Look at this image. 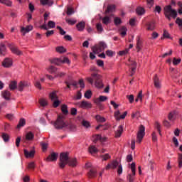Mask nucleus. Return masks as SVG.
<instances>
[{"mask_svg": "<svg viewBox=\"0 0 182 182\" xmlns=\"http://www.w3.org/2000/svg\"><path fill=\"white\" fill-rule=\"evenodd\" d=\"M53 126L55 129H57V130H62L63 129H70V130H72L73 127H75V126L69 124L68 122H63V115L60 114L58 115L57 120L53 123Z\"/></svg>", "mask_w": 182, "mask_h": 182, "instance_id": "nucleus-1", "label": "nucleus"}, {"mask_svg": "<svg viewBox=\"0 0 182 182\" xmlns=\"http://www.w3.org/2000/svg\"><path fill=\"white\" fill-rule=\"evenodd\" d=\"M164 11V15L168 21H171V18H173V19L177 18V11L175 9H173L171 5L165 6Z\"/></svg>", "mask_w": 182, "mask_h": 182, "instance_id": "nucleus-2", "label": "nucleus"}, {"mask_svg": "<svg viewBox=\"0 0 182 182\" xmlns=\"http://www.w3.org/2000/svg\"><path fill=\"white\" fill-rule=\"evenodd\" d=\"M69 163V153L63 152L60 154L59 167L65 168L66 164Z\"/></svg>", "mask_w": 182, "mask_h": 182, "instance_id": "nucleus-3", "label": "nucleus"}, {"mask_svg": "<svg viewBox=\"0 0 182 182\" xmlns=\"http://www.w3.org/2000/svg\"><path fill=\"white\" fill-rule=\"evenodd\" d=\"M51 63H54L57 66H60V65H63V63H67V65H70V61L68 57H63L59 58H53L51 60Z\"/></svg>", "mask_w": 182, "mask_h": 182, "instance_id": "nucleus-4", "label": "nucleus"}, {"mask_svg": "<svg viewBox=\"0 0 182 182\" xmlns=\"http://www.w3.org/2000/svg\"><path fill=\"white\" fill-rule=\"evenodd\" d=\"M145 131H146V128H144V126L141 125L136 134V143H139V144H140V143L143 141V139L146 135Z\"/></svg>", "mask_w": 182, "mask_h": 182, "instance_id": "nucleus-5", "label": "nucleus"}, {"mask_svg": "<svg viewBox=\"0 0 182 182\" xmlns=\"http://www.w3.org/2000/svg\"><path fill=\"white\" fill-rule=\"evenodd\" d=\"M131 171L132 173L128 174L127 176V180L129 182H134V180L136 179V163L133 162L130 165Z\"/></svg>", "mask_w": 182, "mask_h": 182, "instance_id": "nucleus-6", "label": "nucleus"}, {"mask_svg": "<svg viewBox=\"0 0 182 182\" xmlns=\"http://www.w3.org/2000/svg\"><path fill=\"white\" fill-rule=\"evenodd\" d=\"M102 75L94 73L91 74V77H88L86 78V80H87L88 82L90 83V85H93V82H97L98 80H100L102 79Z\"/></svg>", "mask_w": 182, "mask_h": 182, "instance_id": "nucleus-7", "label": "nucleus"}, {"mask_svg": "<svg viewBox=\"0 0 182 182\" xmlns=\"http://www.w3.org/2000/svg\"><path fill=\"white\" fill-rule=\"evenodd\" d=\"M14 65V60L12 58H6L3 61H2V66L6 68H12Z\"/></svg>", "mask_w": 182, "mask_h": 182, "instance_id": "nucleus-8", "label": "nucleus"}, {"mask_svg": "<svg viewBox=\"0 0 182 182\" xmlns=\"http://www.w3.org/2000/svg\"><path fill=\"white\" fill-rule=\"evenodd\" d=\"M129 66L131 70L130 76H133V75L136 73V69H137V63H136V61L134 60H129Z\"/></svg>", "mask_w": 182, "mask_h": 182, "instance_id": "nucleus-9", "label": "nucleus"}, {"mask_svg": "<svg viewBox=\"0 0 182 182\" xmlns=\"http://www.w3.org/2000/svg\"><path fill=\"white\" fill-rule=\"evenodd\" d=\"M29 86H31V83L28 81H21L18 85V90L19 92H23V89Z\"/></svg>", "mask_w": 182, "mask_h": 182, "instance_id": "nucleus-10", "label": "nucleus"}, {"mask_svg": "<svg viewBox=\"0 0 182 182\" xmlns=\"http://www.w3.org/2000/svg\"><path fill=\"white\" fill-rule=\"evenodd\" d=\"M9 48L11 50L12 53H14V55H22V51L18 48V46L14 44H9Z\"/></svg>", "mask_w": 182, "mask_h": 182, "instance_id": "nucleus-11", "label": "nucleus"}, {"mask_svg": "<svg viewBox=\"0 0 182 182\" xmlns=\"http://www.w3.org/2000/svg\"><path fill=\"white\" fill-rule=\"evenodd\" d=\"M58 153L53 152L51 153L46 159V161L50 162V161H56L58 157Z\"/></svg>", "mask_w": 182, "mask_h": 182, "instance_id": "nucleus-12", "label": "nucleus"}, {"mask_svg": "<svg viewBox=\"0 0 182 182\" xmlns=\"http://www.w3.org/2000/svg\"><path fill=\"white\" fill-rule=\"evenodd\" d=\"M76 28L79 32H82L85 31V28H86V22L82 21L76 24Z\"/></svg>", "mask_w": 182, "mask_h": 182, "instance_id": "nucleus-13", "label": "nucleus"}, {"mask_svg": "<svg viewBox=\"0 0 182 182\" xmlns=\"http://www.w3.org/2000/svg\"><path fill=\"white\" fill-rule=\"evenodd\" d=\"M33 29V26H27L26 27H22L21 32L23 33V36L26 35V33H29Z\"/></svg>", "mask_w": 182, "mask_h": 182, "instance_id": "nucleus-14", "label": "nucleus"}, {"mask_svg": "<svg viewBox=\"0 0 182 182\" xmlns=\"http://www.w3.org/2000/svg\"><path fill=\"white\" fill-rule=\"evenodd\" d=\"M24 156L26 157V159H31L32 157H35V149H33L30 151L25 149L24 150Z\"/></svg>", "mask_w": 182, "mask_h": 182, "instance_id": "nucleus-15", "label": "nucleus"}, {"mask_svg": "<svg viewBox=\"0 0 182 182\" xmlns=\"http://www.w3.org/2000/svg\"><path fill=\"white\" fill-rule=\"evenodd\" d=\"M79 107H81L82 109H85L86 107H92V104L87 101H82L78 103Z\"/></svg>", "mask_w": 182, "mask_h": 182, "instance_id": "nucleus-16", "label": "nucleus"}, {"mask_svg": "<svg viewBox=\"0 0 182 182\" xmlns=\"http://www.w3.org/2000/svg\"><path fill=\"white\" fill-rule=\"evenodd\" d=\"M154 85L156 89H160L161 87V84H160V79L157 77V75H155L154 78Z\"/></svg>", "mask_w": 182, "mask_h": 182, "instance_id": "nucleus-17", "label": "nucleus"}, {"mask_svg": "<svg viewBox=\"0 0 182 182\" xmlns=\"http://www.w3.org/2000/svg\"><path fill=\"white\" fill-rule=\"evenodd\" d=\"M1 96L5 100H11V92L8 90H4L1 92Z\"/></svg>", "mask_w": 182, "mask_h": 182, "instance_id": "nucleus-18", "label": "nucleus"}, {"mask_svg": "<svg viewBox=\"0 0 182 182\" xmlns=\"http://www.w3.org/2000/svg\"><path fill=\"white\" fill-rule=\"evenodd\" d=\"M68 164L70 167H76L77 166V159L76 158H72L69 159Z\"/></svg>", "mask_w": 182, "mask_h": 182, "instance_id": "nucleus-19", "label": "nucleus"}, {"mask_svg": "<svg viewBox=\"0 0 182 182\" xmlns=\"http://www.w3.org/2000/svg\"><path fill=\"white\" fill-rule=\"evenodd\" d=\"M106 100H107V97L101 95L100 96L99 99H97L94 101V103H95L97 106H99V105H100V102H106Z\"/></svg>", "mask_w": 182, "mask_h": 182, "instance_id": "nucleus-20", "label": "nucleus"}, {"mask_svg": "<svg viewBox=\"0 0 182 182\" xmlns=\"http://www.w3.org/2000/svg\"><path fill=\"white\" fill-rule=\"evenodd\" d=\"M122 133H123V126L122 125H119L118 127L117 130L115 132V137L117 139H119V137H121Z\"/></svg>", "mask_w": 182, "mask_h": 182, "instance_id": "nucleus-21", "label": "nucleus"}, {"mask_svg": "<svg viewBox=\"0 0 182 182\" xmlns=\"http://www.w3.org/2000/svg\"><path fill=\"white\" fill-rule=\"evenodd\" d=\"M9 88L10 89V90H15V89L18 88V82L14 80L10 82L9 85Z\"/></svg>", "mask_w": 182, "mask_h": 182, "instance_id": "nucleus-22", "label": "nucleus"}, {"mask_svg": "<svg viewBox=\"0 0 182 182\" xmlns=\"http://www.w3.org/2000/svg\"><path fill=\"white\" fill-rule=\"evenodd\" d=\"M88 151L90 154H96V153H99V149H97V148L93 145L89 146Z\"/></svg>", "mask_w": 182, "mask_h": 182, "instance_id": "nucleus-23", "label": "nucleus"}, {"mask_svg": "<svg viewBox=\"0 0 182 182\" xmlns=\"http://www.w3.org/2000/svg\"><path fill=\"white\" fill-rule=\"evenodd\" d=\"M119 35H121L122 38H124L126 35H127V28L126 26H122L119 29Z\"/></svg>", "mask_w": 182, "mask_h": 182, "instance_id": "nucleus-24", "label": "nucleus"}, {"mask_svg": "<svg viewBox=\"0 0 182 182\" xmlns=\"http://www.w3.org/2000/svg\"><path fill=\"white\" fill-rule=\"evenodd\" d=\"M46 70L48 72V73L53 75V73L58 72V68L53 65H50L46 68Z\"/></svg>", "mask_w": 182, "mask_h": 182, "instance_id": "nucleus-25", "label": "nucleus"}, {"mask_svg": "<svg viewBox=\"0 0 182 182\" xmlns=\"http://www.w3.org/2000/svg\"><path fill=\"white\" fill-rule=\"evenodd\" d=\"M116 11V6L114 5H109L107 7V10L105 11V14L115 12Z\"/></svg>", "mask_w": 182, "mask_h": 182, "instance_id": "nucleus-26", "label": "nucleus"}, {"mask_svg": "<svg viewBox=\"0 0 182 182\" xmlns=\"http://www.w3.org/2000/svg\"><path fill=\"white\" fill-rule=\"evenodd\" d=\"M35 137V134L32 132H29L26 134V140L28 141H32Z\"/></svg>", "mask_w": 182, "mask_h": 182, "instance_id": "nucleus-27", "label": "nucleus"}, {"mask_svg": "<svg viewBox=\"0 0 182 182\" xmlns=\"http://www.w3.org/2000/svg\"><path fill=\"white\" fill-rule=\"evenodd\" d=\"M41 5H48V6H52L53 5V0H40Z\"/></svg>", "mask_w": 182, "mask_h": 182, "instance_id": "nucleus-28", "label": "nucleus"}, {"mask_svg": "<svg viewBox=\"0 0 182 182\" xmlns=\"http://www.w3.org/2000/svg\"><path fill=\"white\" fill-rule=\"evenodd\" d=\"M141 48H143L141 40H140V38H138L136 41V52H140V50H141Z\"/></svg>", "mask_w": 182, "mask_h": 182, "instance_id": "nucleus-29", "label": "nucleus"}, {"mask_svg": "<svg viewBox=\"0 0 182 182\" xmlns=\"http://www.w3.org/2000/svg\"><path fill=\"white\" fill-rule=\"evenodd\" d=\"M25 124H26V120H25V119L23 118H21L17 125V129H21V127H23Z\"/></svg>", "mask_w": 182, "mask_h": 182, "instance_id": "nucleus-30", "label": "nucleus"}, {"mask_svg": "<svg viewBox=\"0 0 182 182\" xmlns=\"http://www.w3.org/2000/svg\"><path fill=\"white\" fill-rule=\"evenodd\" d=\"M155 28L156 24L154 23V22L151 21L147 23V31H154Z\"/></svg>", "mask_w": 182, "mask_h": 182, "instance_id": "nucleus-31", "label": "nucleus"}, {"mask_svg": "<svg viewBox=\"0 0 182 182\" xmlns=\"http://www.w3.org/2000/svg\"><path fill=\"white\" fill-rule=\"evenodd\" d=\"M5 52H6V46H5V44L1 43L0 44V55L2 56L5 55Z\"/></svg>", "mask_w": 182, "mask_h": 182, "instance_id": "nucleus-32", "label": "nucleus"}, {"mask_svg": "<svg viewBox=\"0 0 182 182\" xmlns=\"http://www.w3.org/2000/svg\"><path fill=\"white\" fill-rule=\"evenodd\" d=\"M177 116L176 115V112H170L168 115V119L170 122H174L176 120Z\"/></svg>", "mask_w": 182, "mask_h": 182, "instance_id": "nucleus-33", "label": "nucleus"}, {"mask_svg": "<svg viewBox=\"0 0 182 182\" xmlns=\"http://www.w3.org/2000/svg\"><path fill=\"white\" fill-rule=\"evenodd\" d=\"M97 175V171H96V170L95 169H91L88 172V177H90V178H93V177H96Z\"/></svg>", "mask_w": 182, "mask_h": 182, "instance_id": "nucleus-34", "label": "nucleus"}, {"mask_svg": "<svg viewBox=\"0 0 182 182\" xmlns=\"http://www.w3.org/2000/svg\"><path fill=\"white\" fill-rule=\"evenodd\" d=\"M95 119L97 122V123H105L106 122V118L97 114L95 116Z\"/></svg>", "mask_w": 182, "mask_h": 182, "instance_id": "nucleus-35", "label": "nucleus"}, {"mask_svg": "<svg viewBox=\"0 0 182 182\" xmlns=\"http://www.w3.org/2000/svg\"><path fill=\"white\" fill-rule=\"evenodd\" d=\"M55 50L58 53H66V48L63 46H58L55 48Z\"/></svg>", "mask_w": 182, "mask_h": 182, "instance_id": "nucleus-36", "label": "nucleus"}, {"mask_svg": "<svg viewBox=\"0 0 182 182\" xmlns=\"http://www.w3.org/2000/svg\"><path fill=\"white\" fill-rule=\"evenodd\" d=\"M95 83V87H97V89H102L103 87V80L102 79L98 80Z\"/></svg>", "mask_w": 182, "mask_h": 182, "instance_id": "nucleus-37", "label": "nucleus"}, {"mask_svg": "<svg viewBox=\"0 0 182 182\" xmlns=\"http://www.w3.org/2000/svg\"><path fill=\"white\" fill-rule=\"evenodd\" d=\"M136 12L138 15H144L146 11L143 7H138L136 10Z\"/></svg>", "mask_w": 182, "mask_h": 182, "instance_id": "nucleus-38", "label": "nucleus"}, {"mask_svg": "<svg viewBox=\"0 0 182 182\" xmlns=\"http://www.w3.org/2000/svg\"><path fill=\"white\" fill-rule=\"evenodd\" d=\"M65 22L68 23V25H75L77 21L75 18H65Z\"/></svg>", "mask_w": 182, "mask_h": 182, "instance_id": "nucleus-39", "label": "nucleus"}, {"mask_svg": "<svg viewBox=\"0 0 182 182\" xmlns=\"http://www.w3.org/2000/svg\"><path fill=\"white\" fill-rule=\"evenodd\" d=\"M155 127L157 129V131L159 132V136H162L161 134V125L159 122H155Z\"/></svg>", "mask_w": 182, "mask_h": 182, "instance_id": "nucleus-40", "label": "nucleus"}, {"mask_svg": "<svg viewBox=\"0 0 182 182\" xmlns=\"http://www.w3.org/2000/svg\"><path fill=\"white\" fill-rule=\"evenodd\" d=\"M61 112L63 113V114H68V113H69V110H68V105H62Z\"/></svg>", "mask_w": 182, "mask_h": 182, "instance_id": "nucleus-41", "label": "nucleus"}, {"mask_svg": "<svg viewBox=\"0 0 182 182\" xmlns=\"http://www.w3.org/2000/svg\"><path fill=\"white\" fill-rule=\"evenodd\" d=\"M107 56H109V58H113V56H114V55H116V52L111 50H107L105 52Z\"/></svg>", "mask_w": 182, "mask_h": 182, "instance_id": "nucleus-42", "label": "nucleus"}, {"mask_svg": "<svg viewBox=\"0 0 182 182\" xmlns=\"http://www.w3.org/2000/svg\"><path fill=\"white\" fill-rule=\"evenodd\" d=\"M99 47H100V49H101V52H102V50H105V49L107 48V45L105 42H100L99 43Z\"/></svg>", "mask_w": 182, "mask_h": 182, "instance_id": "nucleus-43", "label": "nucleus"}, {"mask_svg": "<svg viewBox=\"0 0 182 182\" xmlns=\"http://www.w3.org/2000/svg\"><path fill=\"white\" fill-rule=\"evenodd\" d=\"M110 164L112 167V170H114V168H117L119 166V161L117 160H113Z\"/></svg>", "mask_w": 182, "mask_h": 182, "instance_id": "nucleus-44", "label": "nucleus"}, {"mask_svg": "<svg viewBox=\"0 0 182 182\" xmlns=\"http://www.w3.org/2000/svg\"><path fill=\"white\" fill-rule=\"evenodd\" d=\"M102 23H104V25H109V23H110V18L109 16L102 18Z\"/></svg>", "mask_w": 182, "mask_h": 182, "instance_id": "nucleus-45", "label": "nucleus"}, {"mask_svg": "<svg viewBox=\"0 0 182 182\" xmlns=\"http://www.w3.org/2000/svg\"><path fill=\"white\" fill-rule=\"evenodd\" d=\"M66 14L68 16H70V15H73V14H75V10L72 7H68Z\"/></svg>", "mask_w": 182, "mask_h": 182, "instance_id": "nucleus-46", "label": "nucleus"}, {"mask_svg": "<svg viewBox=\"0 0 182 182\" xmlns=\"http://www.w3.org/2000/svg\"><path fill=\"white\" fill-rule=\"evenodd\" d=\"M50 98L53 102L55 100H58V95H56V92H51L50 94Z\"/></svg>", "mask_w": 182, "mask_h": 182, "instance_id": "nucleus-47", "label": "nucleus"}, {"mask_svg": "<svg viewBox=\"0 0 182 182\" xmlns=\"http://www.w3.org/2000/svg\"><path fill=\"white\" fill-rule=\"evenodd\" d=\"M39 103L43 107H45V106H48V101L46 99H41L39 100Z\"/></svg>", "mask_w": 182, "mask_h": 182, "instance_id": "nucleus-48", "label": "nucleus"}, {"mask_svg": "<svg viewBox=\"0 0 182 182\" xmlns=\"http://www.w3.org/2000/svg\"><path fill=\"white\" fill-rule=\"evenodd\" d=\"M114 23L117 26H119V25H120V23H122V19L120 18H119V17H115L114 18Z\"/></svg>", "mask_w": 182, "mask_h": 182, "instance_id": "nucleus-49", "label": "nucleus"}, {"mask_svg": "<svg viewBox=\"0 0 182 182\" xmlns=\"http://www.w3.org/2000/svg\"><path fill=\"white\" fill-rule=\"evenodd\" d=\"M1 137L4 140V141L6 142V141H9V135L6 133H3L1 135Z\"/></svg>", "mask_w": 182, "mask_h": 182, "instance_id": "nucleus-50", "label": "nucleus"}, {"mask_svg": "<svg viewBox=\"0 0 182 182\" xmlns=\"http://www.w3.org/2000/svg\"><path fill=\"white\" fill-rule=\"evenodd\" d=\"M92 50L95 54L102 52V50L100 49V48L99 46L98 47H97V46L92 47Z\"/></svg>", "mask_w": 182, "mask_h": 182, "instance_id": "nucleus-51", "label": "nucleus"}, {"mask_svg": "<svg viewBox=\"0 0 182 182\" xmlns=\"http://www.w3.org/2000/svg\"><path fill=\"white\" fill-rule=\"evenodd\" d=\"M84 97L85 99H90L92 97V91L90 90L85 92Z\"/></svg>", "mask_w": 182, "mask_h": 182, "instance_id": "nucleus-52", "label": "nucleus"}, {"mask_svg": "<svg viewBox=\"0 0 182 182\" xmlns=\"http://www.w3.org/2000/svg\"><path fill=\"white\" fill-rule=\"evenodd\" d=\"M48 28L53 29L56 26V23L53 21H49L48 23Z\"/></svg>", "mask_w": 182, "mask_h": 182, "instance_id": "nucleus-53", "label": "nucleus"}, {"mask_svg": "<svg viewBox=\"0 0 182 182\" xmlns=\"http://www.w3.org/2000/svg\"><path fill=\"white\" fill-rule=\"evenodd\" d=\"M178 163L179 168H181V167H182V154H178Z\"/></svg>", "mask_w": 182, "mask_h": 182, "instance_id": "nucleus-54", "label": "nucleus"}, {"mask_svg": "<svg viewBox=\"0 0 182 182\" xmlns=\"http://www.w3.org/2000/svg\"><path fill=\"white\" fill-rule=\"evenodd\" d=\"M96 28L99 33H102V32H103V26H102L101 23L97 24Z\"/></svg>", "mask_w": 182, "mask_h": 182, "instance_id": "nucleus-55", "label": "nucleus"}, {"mask_svg": "<svg viewBox=\"0 0 182 182\" xmlns=\"http://www.w3.org/2000/svg\"><path fill=\"white\" fill-rule=\"evenodd\" d=\"M64 76H66V73L58 72L55 75V77H64Z\"/></svg>", "mask_w": 182, "mask_h": 182, "instance_id": "nucleus-56", "label": "nucleus"}, {"mask_svg": "<svg viewBox=\"0 0 182 182\" xmlns=\"http://www.w3.org/2000/svg\"><path fill=\"white\" fill-rule=\"evenodd\" d=\"M146 5L148 8H152L154 5V0H146Z\"/></svg>", "mask_w": 182, "mask_h": 182, "instance_id": "nucleus-57", "label": "nucleus"}, {"mask_svg": "<svg viewBox=\"0 0 182 182\" xmlns=\"http://www.w3.org/2000/svg\"><path fill=\"white\" fill-rule=\"evenodd\" d=\"M101 158L102 159L103 161H107V160H109L111 157L109 154H106L105 155L101 156Z\"/></svg>", "mask_w": 182, "mask_h": 182, "instance_id": "nucleus-58", "label": "nucleus"}, {"mask_svg": "<svg viewBox=\"0 0 182 182\" xmlns=\"http://www.w3.org/2000/svg\"><path fill=\"white\" fill-rule=\"evenodd\" d=\"M127 99H128L129 103H133V102H134V95H127Z\"/></svg>", "mask_w": 182, "mask_h": 182, "instance_id": "nucleus-59", "label": "nucleus"}, {"mask_svg": "<svg viewBox=\"0 0 182 182\" xmlns=\"http://www.w3.org/2000/svg\"><path fill=\"white\" fill-rule=\"evenodd\" d=\"M127 53H129V49L127 48L119 52V56H124V55H127Z\"/></svg>", "mask_w": 182, "mask_h": 182, "instance_id": "nucleus-60", "label": "nucleus"}, {"mask_svg": "<svg viewBox=\"0 0 182 182\" xmlns=\"http://www.w3.org/2000/svg\"><path fill=\"white\" fill-rule=\"evenodd\" d=\"M41 146H42L43 151H46L48 149V144L44 142H41Z\"/></svg>", "mask_w": 182, "mask_h": 182, "instance_id": "nucleus-61", "label": "nucleus"}, {"mask_svg": "<svg viewBox=\"0 0 182 182\" xmlns=\"http://www.w3.org/2000/svg\"><path fill=\"white\" fill-rule=\"evenodd\" d=\"M181 62V58H173V64L176 66V65H178Z\"/></svg>", "mask_w": 182, "mask_h": 182, "instance_id": "nucleus-62", "label": "nucleus"}, {"mask_svg": "<svg viewBox=\"0 0 182 182\" xmlns=\"http://www.w3.org/2000/svg\"><path fill=\"white\" fill-rule=\"evenodd\" d=\"M119 116H120V111L119 110H117L114 113V117H115L116 120H120V118H119Z\"/></svg>", "mask_w": 182, "mask_h": 182, "instance_id": "nucleus-63", "label": "nucleus"}, {"mask_svg": "<svg viewBox=\"0 0 182 182\" xmlns=\"http://www.w3.org/2000/svg\"><path fill=\"white\" fill-rule=\"evenodd\" d=\"M93 137H94V141H95V143H96V141H100L101 140V139H102V135H100V134H96V135H94L93 136Z\"/></svg>", "mask_w": 182, "mask_h": 182, "instance_id": "nucleus-64", "label": "nucleus"}]
</instances>
